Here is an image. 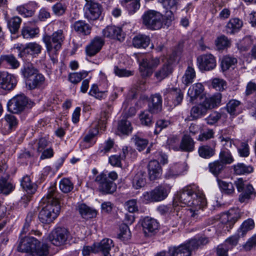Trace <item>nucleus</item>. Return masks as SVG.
<instances>
[{
	"mask_svg": "<svg viewBox=\"0 0 256 256\" xmlns=\"http://www.w3.org/2000/svg\"><path fill=\"white\" fill-rule=\"evenodd\" d=\"M61 194L56 190L55 184L48 189L46 195L42 198L45 204L40 211L38 218L44 224L51 222L58 216L60 210V200Z\"/></svg>",
	"mask_w": 256,
	"mask_h": 256,
	"instance_id": "1",
	"label": "nucleus"
},
{
	"mask_svg": "<svg viewBox=\"0 0 256 256\" xmlns=\"http://www.w3.org/2000/svg\"><path fill=\"white\" fill-rule=\"evenodd\" d=\"M64 38V35L62 30H58L52 35H44L42 38L46 51L54 64L58 62V52L61 49Z\"/></svg>",
	"mask_w": 256,
	"mask_h": 256,
	"instance_id": "2",
	"label": "nucleus"
},
{
	"mask_svg": "<svg viewBox=\"0 0 256 256\" xmlns=\"http://www.w3.org/2000/svg\"><path fill=\"white\" fill-rule=\"evenodd\" d=\"M143 24L147 29L158 30L164 24V18L160 12L154 10H148L145 12L142 16Z\"/></svg>",
	"mask_w": 256,
	"mask_h": 256,
	"instance_id": "3",
	"label": "nucleus"
},
{
	"mask_svg": "<svg viewBox=\"0 0 256 256\" xmlns=\"http://www.w3.org/2000/svg\"><path fill=\"white\" fill-rule=\"evenodd\" d=\"M192 202L193 204L189 206L190 208L186 210V214L190 218L192 221H194L198 218L200 210L206 206V200L203 194L195 192Z\"/></svg>",
	"mask_w": 256,
	"mask_h": 256,
	"instance_id": "4",
	"label": "nucleus"
},
{
	"mask_svg": "<svg viewBox=\"0 0 256 256\" xmlns=\"http://www.w3.org/2000/svg\"><path fill=\"white\" fill-rule=\"evenodd\" d=\"M28 104L30 105L28 98L24 94H20L8 101V108L10 112L18 114L23 111Z\"/></svg>",
	"mask_w": 256,
	"mask_h": 256,
	"instance_id": "5",
	"label": "nucleus"
},
{
	"mask_svg": "<svg viewBox=\"0 0 256 256\" xmlns=\"http://www.w3.org/2000/svg\"><path fill=\"white\" fill-rule=\"evenodd\" d=\"M94 182L98 184V190L104 194H112L116 190V186L112 180H108L107 175L101 173L98 175Z\"/></svg>",
	"mask_w": 256,
	"mask_h": 256,
	"instance_id": "6",
	"label": "nucleus"
},
{
	"mask_svg": "<svg viewBox=\"0 0 256 256\" xmlns=\"http://www.w3.org/2000/svg\"><path fill=\"white\" fill-rule=\"evenodd\" d=\"M160 60L156 58H154L150 56L142 59L140 64V71L144 77L148 76L152 72V68L156 67L160 64Z\"/></svg>",
	"mask_w": 256,
	"mask_h": 256,
	"instance_id": "7",
	"label": "nucleus"
},
{
	"mask_svg": "<svg viewBox=\"0 0 256 256\" xmlns=\"http://www.w3.org/2000/svg\"><path fill=\"white\" fill-rule=\"evenodd\" d=\"M86 2L84 6V16L90 20L98 19L102 12V7L98 3L93 1L86 0Z\"/></svg>",
	"mask_w": 256,
	"mask_h": 256,
	"instance_id": "8",
	"label": "nucleus"
},
{
	"mask_svg": "<svg viewBox=\"0 0 256 256\" xmlns=\"http://www.w3.org/2000/svg\"><path fill=\"white\" fill-rule=\"evenodd\" d=\"M197 64L201 71H209L214 69L216 65V58L210 54H204L197 58Z\"/></svg>",
	"mask_w": 256,
	"mask_h": 256,
	"instance_id": "9",
	"label": "nucleus"
},
{
	"mask_svg": "<svg viewBox=\"0 0 256 256\" xmlns=\"http://www.w3.org/2000/svg\"><path fill=\"white\" fill-rule=\"evenodd\" d=\"M68 238V231L66 229L58 228L53 230L48 236L49 240L56 246L64 244Z\"/></svg>",
	"mask_w": 256,
	"mask_h": 256,
	"instance_id": "10",
	"label": "nucleus"
},
{
	"mask_svg": "<svg viewBox=\"0 0 256 256\" xmlns=\"http://www.w3.org/2000/svg\"><path fill=\"white\" fill-rule=\"evenodd\" d=\"M17 84L15 76L6 72L0 71V88L6 90H13Z\"/></svg>",
	"mask_w": 256,
	"mask_h": 256,
	"instance_id": "11",
	"label": "nucleus"
},
{
	"mask_svg": "<svg viewBox=\"0 0 256 256\" xmlns=\"http://www.w3.org/2000/svg\"><path fill=\"white\" fill-rule=\"evenodd\" d=\"M24 234H20L17 250L20 252L28 253L30 256L36 238L32 236H23Z\"/></svg>",
	"mask_w": 256,
	"mask_h": 256,
	"instance_id": "12",
	"label": "nucleus"
},
{
	"mask_svg": "<svg viewBox=\"0 0 256 256\" xmlns=\"http://www.w3.org/2000/svg\"><path fill=\"white\" fill-rule=\"evenodd\" d=\"M195 192L190 186L184 188L182 190L178 192L176 198V202L186 205L188 206H192L193 204L192 200L193 198Z\"/></svg>",
	"mask_w": 256,
	"mask_h": 256,
	"instance_id": "13",
	"label": "nucleus"
},
{
	"mask_svg": "<svg viewBox=\"0 0 256 256\" xmlns=\"http://www.w3.org/2000/svg\"><path fill=\"white\" fill-rule=\"evenodd\" d=\"M104 44V38L99 36L94 37L86 47V52L88 56H92L98 52Z\"/></svg>",
	"mask_w": 256,
	"mask_h": 256,
	"instance_id": "14",
	"label": "nucleus"
},
{
	"mask_svg": "<svg viewBox=\"0 0 256 256\" xmlns=\"http://www.w3.org/2000/svg\"><path fill=\"white\" fill-rule=\"evenodd\" d=\"M156 256H191V254L185 245L182 244L170 248L168 252H161Z\"/></svg>",
	"mask_w": 256,
	"mask_h": 256,
	"instance_id": "15",
	"label": "nucleus"
},
{
	"mask_svg": "<svg viewBox=\"0 0 256 256\" xmlns=\"http://www.w3.org/2000/svg\"><path fill=\"white\" fill-rule=\"evenodd\" d=\"M164 95H168L167 98H172L174 106L180 104L184 98V94L181 90L176 88L168 87L163 90Z\"/></svg>",
	"mask_w": 256,
	"mask_h": 256,
	"instance_id": "16",
	"label": "nucleus"
},
{
	"mask_svg": "<svg viewBox=\"0 0 256 256\" xmlns=\"http://www.w3.org/2000/svg\"><path fill=\"white\" fill-rule=\"evenodd\" d=\"M113 241L109 238H104L100 242L94 244V253L101 252L103 256H111L110 251L114 247Z\"/></svg>",
	"mask_w": 256,
	"mask_h": 256,
	"instance_id": "17",
	"label": "nucleus"
},
{
	"mask_svg": "<svg viewBox=\"0 0 256 256\" xmlns=\"http://www.w3.org/2000/svg\"><path fill=\"white\" fill-rule=\"evenodd\" d=\"M221 100V94L217 92L212 96H206L201 102L208 110L218 106L220 104Z\"/></svg>",
	"mask_w": 256,
	"mask_h": 256,
	"instance_id": "18",
	"label": "nucleus"
},
{
	"mask_svg": "<svg viewBox=\"0 0 256 256\" xmlns=\"http://www.w3.org/2000/svg\"><path fill=\"white\" fill-rule=\"evenodd\" d=\"M102 34L106 38L116 39L119 41H122L124 39L122 28L114 26H106L103 30Z\"/></svg>",
	"mask_w": 256,
	"mask_h": 256,
	"instance_id": "19",
	"label": "nucleus"
},
{
	"mask_svg": "<svg viewBox=\"0 0 256 256\" xmlns=\"http://www.w3.org/2000/svg\"><path fill=\"white\" fill-rule=\"evenodd\" d=\"M142 225L146 234L156 233L159 228V224L157 220L149 217L145 218L143 220Z\"/></svg>",
	"mask_w": 256,
	"mask_h": 256,
	"instance_id": "20",
	"label": "nucleus"
},
{
	"mask_svg": "<svg viewBox=\"0 0 256 256\" xmlns=\"http://www.w3.org/2000/svg\"><path fill=\"white\" fill-rule=\"evenodd\" d=\"M149 178L151 180L160 178L162 174V169L157 160H150L148 166Z\"/></svg>",
	"mask_w": 256,
	"mask_h": 256,
	"instance_id": "21",
	"label": "nucleus"
},
{
	"mask_svg": "<svg viewBox=\"0 0 256 256\" xmlns=\"http://www.w3.org/2000/svg\"><path fill=\"white\" fill-rule=\"evenodd\" d=\"M30 256H47L49 254V246L48 244L41 242L36 238Z\"/></svg>",
	"mask_w": 256,
	"mask_h": 256,
	"instance_id": "22",
	"label": "nucleus"
},
{
	"mask_svg": "<svg viewBox=\"0 0 256 256\" xmlns=\"http://www.w3.org/2000/svg\"><path fill=\"white\" fill-rule=\"evenodd\" d=\"M44 76L38 72L28 79L26 82V87L30 90L40 87L44 82Z\"/></svg>",
	"mask_w": 256,
	"mask_h": 256,
	"instance_id": "23",
	"label": "nucleus"
},
{
	"mask_svg": "<svg viewBox=\"0 0 256 256\" xmlns=\"http://www.w3.org/2000/svg\"><path fill=\"white\" fill-rule=\"evenodd\" d=\"M171 187L170 184H166L158 186L153 190L156 202L162 201L168 196Z\"/></svg>",
	"mask_w": 256,
	"mask_h": 256,
	"instance_id": "24",
	"label": "nucleus"
},
{
	"mask_svg": "<svg viewBox=\"0 0 256 256\" xmlns=\"http://www.w3.org/2000/svg\"><path fill=\"white\" fill-rule=\"evenodd\" d=\"M240 218L238 210H230L227 214H223L220 218L221 222L226 228L232 226Z\"/></svg>",
	"mask_w": 256,
	"mask_h": 256,
	"instance_id": "25",
	"label": "nucleus"
},
{
	"mask_svg": "<svg viewBox=\"0 0 256 256\" xmlns=\"http://www.w3.org/2000/svg\"><path fill=\"white\" fill-rule=\"evenodd\" d=\"M38 7V4L35 2H30L26 4L18 6L16 10L18 13L24 17H30L32 16L35 10Z\"/></svg>",
	"mask_w": 256,
	"mask_h": 256,
	"instance_id": "26",
	"label": "nucleus"
},
{
	"mask_svg": "<svg viewBox=\"0 0 256 256\" xmlns=\"http://www.w3.org/2000/svg\"><path fill=\"white\" fill-rule=\"evenodd\" d=\"M72 28L78 34L82 36L89 35L92 30V27L84 20L75 22L72 26Z\"/></svg>",
	"mask_w": 256,
	"mask_h": 256,
	"instance_id": "27",
	"label": "nucleus"
},
{
	"mask_svg": "<svg viewBox=\"0 0 256 256\" xmlns=\"http://www.w3.org/2000/svg\"><path fill=\"white\" fill-rule=\"evenodd\" d=\"M148 110L152 114H158L162 110V98L156 94L152 96L148 103Z\"/></svg>",
	"mask_w": 256,
	"mask_h": 256,
	"instance_id": "28",
	"label": "nucleus"
},
{
	"mask_svg": "<svg viewBox=\"0 0 256 256\" xmlns=\"http://www.w3.org/2000/svg\"><path fill=\"white\" fill-rule=\"evenodd\" d=\"M243 26L242 21L238 18H230L226 26V31L227 34H234L238 32Z\"/></svg>",
	"mask_w": 256,
	"mask_h": 256,
	"instance_id": "29",
	"label": "nucleus"
},
{
	"mask_svg": "<svg viewBox=\"0 0 256 256\" xmlns=\"http://www.w3.org/2000/svg\"><path fill=\"white\" fill-rule=\"evenodd\" d=\"M204 90V87L201 83H196L191 86L188 91V96L190 102H193Z\"/></svg>",
	"mask_w": 256,
	"mask_h": 256,
	"instance_id": "30",
	"label": "nucleus"
},
{
	"mask_svg": "<svg viewBox=\"0 0 256 256\" xmlns=\"http://www.w3.org/2000/svg\"><path fill=\"white\" fill-rule=\"evenodd\" d=\"M162 3L164 8L170 9V12H166V16L169 17V20L172 21L174 20V12L177 9L180 0H158Z\"/></svg>",
	"mask_w": 256,
	"mask_h": 256,
	"instance_id": "31",
	"label": "nucleus"
},
{
	"mask_svg": "<svg viewBox=\"0 0 256 256\" xmlns=\"http://www.w3.org/2000/svg\"><path fill=\"white\" fill-rule=\"evenodd\" d=\"M210 240L208 238L201 236L198 239L194 238L189 240L186 244H184L188 248L191 253L192 250L198 249L202 246L208 244Z\"/></svg>",
	"mask_w": 256,
	"mask_h": 256,
	"instance_id": "32",
	"label": "nucleus"
},
{
	"mask_svg": "<svg viewBox=\"0 0 256 256\" xmlns=\"http://www.w3.org/2000/svg\"><path fill=\"white\" fill-rule=\"evenodd\" d=\"M186 170V164L185 162L179 163L172 166L165 174L167 178L182 174Z\"/></svg>",
	"mask_w": 256,
	"mask_h": 256,
	"instance_id": "33",
	"label": "nucleus"
},
{
	"mask_svg": "<svg viewBox=\"0 0 256 256\" xmlns=\"http://www.w3.org/2000/svg\"><path fill=\"white\" fill-rule=\"evenodd\" d=\"M2 64H8L12 68L16 69L20 66V62L13 54H3L0 56V67Z\"/></svg>",
	"mask_w": 256,
	"mask_h": 256,
	"instance_id": "34",
	"label": "nucleus"
},
{
	"mask_svg": "<svg viewBox=\"0 0 256 256\" xmlns=\"http://www.w3.org/2000/svg\"><path fill=\"white\" fill-rule=\"evenodd\" d=\"M180 150L186 152H190L194 150V142L188 135L184 134L179 144Z\"/></svg>",
	"mask_w": 256,
	"mask_h": 256,
	"instance_id": "35",
	"label": "nucleus"
},
{
	"mask_svg": "<svg viewBox=\"0 0 256 256\" xmlns=\"http://www.w3.org/2000/svg\"><path fill=\"white\" fill-rule=\"evenodd\" d=\"M77 210L82 218L89 219L96 216V210L89 207L84 204H80L78 205Z\"/></svg>",
	"mask_w": 256,
	"mask_h": 256,
	"instance_id": "36",
	"label": "nucleus"
},
{
	"mask_svg": "<svg viewBox=\"0 0 256 256\" xmlns=\"http://www.w3.org/2000/svg\"><path fill=\"white\" fill-rule=\"evenodd\" d=\"M38 70L30 62L24 63L20 70V72L26 82L32 76L36 74Z\"/></svg>",
	"mask_w": 256,
	"mask_h": 256,
	"instance_id": "37",
	"label": "nucleus"
},
{
	"mask_svg": "<svg viewBox=\"0 0 256 256\" xmlns=\"http://www.w3.org/2000/svg\"><path fill=\"white\" fill-rule=\"evenodd\" d=\"M242 193L239 196V201L242 202H246L248 201L256 196L254 188L250 184H247L245 188L241 191Z\"/></svg>",
	"mask_w": 256,
	"mask_h": 256,
	"instance_id": "38",
	"label": "nucleus"
},
{
	"mask_svg": "<svg viewBox=\"0 0 256 256\" xmlns=\"http://www.w3.org/2000/svg\"><path fill=\"white\" fill-rule=\"evenodd\" d=\"M7 26L10 32L12 34H16L20 28L22 23V19L18 16H15L8 18L6 20Z\"/></svg>",
	"mask_w": 256,
	"mask_h": 256,
	"instance_id": "39",
	"label": "nucleus"
},
{
	"mask_svg": "<svg viewBox=\"0 0 256 256\" xmlns=\"http://www.w3.org/2000/svg\"><path fill=\"white\" fill-rule=\"evenodd\" d=\"M172 72V67L170 62L164 64L155 73V76L159 80L166 78Z\"/></svg>",
	"mask_w": 256,
	"mask_h": 256,
	"instance_id": "40",
	"label": "nucleus"
},
{
	"mask_svg": "<svg viewBox=\"0 0 256 256\" xmlns=\"http://www.w3.org/2000/svg\"><path fill=\"white\" fill-rule=\"evenodd\" d=\"M150 42V38L144 34H138L134 36L132 40L134 46L137 48H145L148 46Z\"/></svg>",
	"mask_w": 256,
	"mask_h": 256,
	"instance_id": "41",
	"label": "nucleus"
},
{
	"mask_svg": "<svg viewBox=\"0 0 256 256\" xmlns=\"http://www.w3.org/2000/svg\"><path fill=\"white\" fill-rule=\"evenodd\" d=\"M232 167L234 173L237 175L248 174L254 171V168L252 166L244 163H238Z\"/></svg>",
	"mask_w": 256,
	"mask_h": 256,
	"instance_id": "42",
	"label": "nucleus"
},
{
	"mask_svg": "<svg viewBox=\"0 0 256 256\" xmlns=\"http://www.w3.org/2000/svg\"><path fill=\"white\" fill-rule=\"evenodd\" d=\"M121 4L130 14H134L140 8V0H122Z\"/></svg>",
	"mask_w": 256,
	"mask_h": 256,
	"instance_id": "43",
	"label": "nucleus"
},
{
	"mask_svg": "<svg viewBox=\"0 0 256 256\" xmlns=\"http://www.w3.org/2000/svg\"><path fill=\"white\" fill-rule=\"evenodd\" d=\"M42 46L36 42H32L26 44L24 52L30 54L34 56H38L42 52Z\"/></svg>",
	"mask_w": 256,
	"mask_h": 256,
	"instance_id": "44",
	"label": "nucleus"
},
{
	"mask_svg": "<svg viewBox=\"0 0 256 256\" xmlns=\"http://www.w3.org/2000/svg\"><path fill=\"white\" fill-rule=\"evenodd\" d=\"M146 182L145 172L142 171L138 172L134 176L132 180V186L136 190L143 187Z\"/></svg>",
	"mask_w": 256,
	"mask_h": 256,
	"instance_id": "45",
	"label": "nucleus"
},
{
	"mask_svg": "<svg viewBox=\"0 0 256 256\" xmlns=\"http://www.w3.org/2000/svg\"><path fill=\"white\" fill-rule=\"evenodd\" d=\"M15 186L6 178H0V194L8 195L14 189Z\"/></svg>",
	"mask_w": 256,
	"mask_h": 256,
	"instance_id": "46",
	"label": "nucleus"
},
{
	"mask_svg": "<svg viewBox=\"0 0 256 256\" xmlns=\"http://www.w3.org/2000/svg\"><path fill=\"white\" fill-rule=\"evenodd\" d=\"M21 186L28 194H33L36 190V186L32 183L29 176H24L21 180Z\"/></svg>",
	"mask_w": 256,
	"mask_h": 256,
	"instance_id": "47",
	"label": "nucleus"
},
{
	"mask_svg": "<svg viewBox=\"0 0 256 256\" xmlns=\"http://www.w3.org/2000/svg\"><path fill=\"white\" fill-rule=\"evenodd\" d=\"M198 152L200 157L204 158H210L215 154L216 150L214 147L204 145L199 147Z\"/></svg>",
	"mask_w": 256,
	"mask_h": 256,
	"instance_id": "48",
	"label": "nucleus"
},
{
	"mask_svg": "<svg viewBox=\"0 0 256 256\" xmlns=\"http://www.w3.org/2000/svg\"><path fill=\"white\" fill-rule=\"evenodd\" d=\"M225 166L219 160H216L208 164L210 172L215 176H218L224 169Z\"/></svg>",
	"mask_w": 256,
	"mask_h": 256,
	"instance_id": "49",
	"label": "nucleus"
},
{
	"mask_svg": "<svg viewBox=\"0 0 256 256\" xmlns=\"http://www.w3.org/2000/svg\"><path fill=\"white\" fill-rule=\"evenodd\" d=\"M207 110L202 106V102L196 106H193L190 110V116L194 120H197L206 114Z\"/></svg>",
	"mask_w": 256,
	"mask_h": 256,
	"instance_id": "50",
	"label": "nucleus"
},
{
	"mask_svg": "<svg viewBox=\"0 0 256 256\" xmlns=\"http://www.w3.org/2000/svg\"><path fill=\"white\" fill-rule=\"evenodd\" d=\"M152 114L148 110L141 112L139 114L140 120L142 126H148L152 124L153 122Z\"/></svg>",
	"mask_w": 256,
	"mask_h": 256,
	"instance_id": "51",
	"label": "nucleus"
},
{
	"mask_svg": "<svg viewBox=\"0 0 256 256\" xmlns=\"http://www.w3.org/2000/svg\"><path fill=\"white\" fill-rule=\"evenodd\" d=\"M219 160L225 166L234 162V158L228 150H221L219 154Z\"/></svg>",
	"mask_w": 256,
	"mask_h": 256,
	"instance_id": "52",
	"label": "nucleus"
},
{
	"mask_svg": "<svg viewBox=\"0 0 256 256\" xmlns=\"http://www.w3.org/2000/svg\"><path fill=\"white\" fill-rule=\"evenodd\" d=\"M39 32L37 28H32L28 26H24L22 29V34L24 38H32L36 36Z\"/></svg>",
	"mask_w": 256,
	"mask_h": 256,
	"instance_id": "53",
	"label": "nucleus"
},
{
	"mask_svg": "<svg viewBox=\"0 0 256 256\" xmlns=\"http://www.w3.org/2000/svg\"><path fill=\"white\" fill-rule=\"evenodd\" d=\"M237 63L236 58L230 56H224L221 62V68L222 71H226Z\"/></svg>",
	"mask_w": 256,
	"mask_h": 256,
	"instance_id": "54",
	"label": "nucleus"
},
{
	"mask_svg": "<svg viewBox=\"0 0 256 256\" xmlns=\"http://www.w3.org/2000/svg\"><path fill=\"white\" fill-rule=\"evenodd\" d=\"M195 77L196 73L194 69L190 66H188L182 78V82L186 86H188L193 82Z\"/></svg>",
	"mask_w": 256,
	"mask_h": 256,
	"instance_id": "55",
	"label": "nucleus"
},
{
	"mask_svg": "<svg viewBox=\"0 0 256 256\" xmlns=\"http://www.w3.org/2000/svg\"><path fill=\"white\" fill-rule=\"evenodd\" d=\"M217 181L220 188L224 194L230 195L234 192V188L232 182H228L219 179Z\"/></svg>",
	"mask_w": 256,
	"mask_h": 256,
	"instance_id": "56",
	"label": "nucleus"
},
{
	"mask_svg": "<svg viewBox=\"0 0 256 256\" xmlns=\"http://www.w3.org/2000/svg\"><path fill=\"white\" fill-rule=\"evenodd\" d=\"M68 8V4L63 2H56L52 6V8L54 14L58 16H62L64 15Z\"/></svg>",
	"mask_w": 256,
	"mask_h": 256,
	"instance_id": "57",
	"label": "nucleus"
},
{
	"mask_svg": "<svg viewBox=\"0 0 256 256\" xmlns=\"http://www.w3.org/2000/svg\"><path fill=\"white\" fill-rule=\"evenodd\" d=\"M34 218L35 215L34 212H31L28 214L26 218L25 222L21 232L22 234H26L30 230L31 226L34 223Z\"/></svg>",
	"mask_w": 256,
	"mask_h": 256,
	"instance_id": "58",
	"label": "nucleus"
},
{
	"mask_svg": "<svg viewBox=\"0 0 256 256\" xmlns=\"http://www.w3.org/2000/svg\"><path fill=\"white\" fill-rule=\"evenodd\" d=\"M132 130L131 123L130 121L122 119L118 123V130L124 134H128Z\"/></svg>",
	"mask_w": 256,
	"mask_h": 256,
	"instance_id": "59",
	"label": "nucleus"
},
{
	"mask_svg": "<svg viewBox=\"0 0 256 256\" xmlns=\"http://www.w3.org/2000/svg\"><path fill=\"white\" fill-rule=\"evenodd\" d=\"M132 140L134 142L136 148L139 151L144 150L148 144V140L138 134L134 135Z\"/></svg>",
	"mask_w": 256,
	"mask_h": 256,
	"instance_id": "60",
	"label": "nucleus"
},
{
	"mask_svg": "<svg viewBox=\"0 0 256 256\" xmlns=\"http://www.w3.org/2000/svg\"><path fill=\"white\" fill-rule=\"evenodd\" d=\"M254 220L249 218L245 220L242 224L240 228L238 230L241 234V236H243L248 231L252 230L254 228Z\"/></svg>",
	"mask_w": 256,
	"mask_h": 256,
	"instance_id": "61",
	"label": "nucleus"
},
{
	"mask_svg": "<svg viewBox=\"0 0 256 256\" xmlns=\"http://www.w3.org/2000/svg\"><path fill=\"white\" fill-rule=\"evenodd\" d=\"M215 44L217 48L220 50L229 47L230 44V42L226 36L222 35L218 37L216 40Z\"/></svg>",
	"mask_w": 256,
	"mask_h": 256,
	"instance_id": "62",
	"label": "nucleus"
},
{
	"mask_svg": "<svg viewBox=\"0 0 256 256\" xmlns=\"http://www.w3.org/2000/svg\"><path fill=\"white\" fill-rule=\"evenodd\" d=\"M59 187L63 192L68 193L74 188V184L68 178H64L60 181Z\"/></svg>",
	"mask_w": 256,
	"mask_h": 256,
	"instance_id": "63",
	"label": "nucleus"
},
{
	"mask_svg": "<svg viewBox=\"0 0 256 256\" xmlns=\"http://www.w3.org/2000/svg\"><path fill=\"white\" fill-rule=\"evenodd\" d=\"M88 72L86 71H83L80 72H74L70 74L69 76V80L71 82L76 84L80 82L81 80L87 76Z\"/></svg>",
	"mask_w": 256,
	"mask_h": 256,
	"instance_id": "64",
	"label": "nucleus"
}]
</instances>
